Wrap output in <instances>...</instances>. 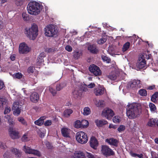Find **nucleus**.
I'll return each instance as SVG.
<instances>
[{
    "label": "nucleus",
    "instance_id": "nucleus-1",
    "mask_svg": "<svg viewBox=\"0 0 158 158\" xmlns=\"http://www.w3.org/2000/svg\"><path fill=\"white\" fill-rule=\"evenodd\" d=\"M141 112V107L137 103H128L126 108L127 116L130 119H135L139 116Z\"/></svg>",
    "mask_w": 158,
    "mask_h": 158
},
{
    "label": "nucleus",
    "instance_id": "nucleus-2",
    "mask_svg": "<svg viewBox=\"0 0 158 158\" xmlns=\"http://www.w3.org/2000/svg\"><path fill=\"white\" fill-rule=\"evenodd\" d=\"M42 8L43 6L40 3L35 1L30 2L27 7L28 12L35 15H38Z\"/></svg>",
    "mask_w": 158,
    "mask_h": 158
},
{
    "label": "nucleus",
    "instance_id": "nucleus-3",
    "mask_svg": "<svg viewBox=\"0 0 158 158\" xmlns=\"http://www.w3.org/2000/svg\"><path fill=\"white\" fill-rule=\"evenodd\" d=\"M25 34L31 40H34L38 35V28L37 25L33 23L31 27L25 29Z\"/></svg>",
    "mask_w": 158,
    "mask_h": 158
},
{
    "label": "nucleus",
    "instance_id": "nucleus-4",
    "mask_svg": "<svg viewBox=\"0 0 158 158\" xmlns=\"http://www.w3.org/2000/svg\"><path fill=\"white\" fill-rule=\"evenodd\" d=\"M45 35L49 37L56 36L58 34V30L55 25L49 24L46 26L44 29Z\"/></svg>",
    "mask_w": 158,
    "mask_h": 158
},
{
    "label": "nucleus",
    "instance_id": "nucleus-5",
    "mask_svg": "<svg viewBox=\"0 0 158 158\" xmlns=\"http://www.w3.org/2000/svg\"><path fill=\"white\" fill-rule=\"evenodd\" d=\"M146 55L144 53L141 54L139 57L135 66L133 65L131 66L132 68L138 70L139 69L143 68L146 67V62L145 60L146 58Z\"/></svg>",
    "mask_w": 158,
    "mask_h": 158
},
{
    "label": "nucleus",
    "instance_id": "nucleus-6",
    "mask_svg": "<svg viewBox=\"0 0 158 158\" xmlns=\"http://www.w3.org/2000/svg\"><path fill=\"white\" fill-rule=\"evenodd\" d=\"M76 138L77 141L81 143H85L88 141L87 135L83 131H79L77 133Z\"/></svg>",
    "mask_w": 158,
    "mask_h": 158
},
{
    "label": "nucleus",
    "instance_id": "nucleus-7",
    "mask_svg": "<svg viewBox=\"0 0 158 158\" xmlns=\"http://www.w3.org/2000/svg\"><path fill=\"white\" fill-rule=\"evenodd\" d=\"M31 50V48L27 44L22 42L19 44V52L20 54H27Z\"/></svg>",
    "mask_w": 158,
    "mask_h": 158
},
{
    "label": "nucleus",
    "instance_id": "nucleus-8",
    "mask_svg": "<svg viewBox=\"0 0 158 158\" xmlns=\"http://www.w3.org/2000/svg\"><path fill=\"white\" fill-rule=\"evenodd\" d=\"M141 85L140 81L139 80H134L129 82L127 84V87L129 89L134 88H140Z\"/></svg>",
    "mask_w": 158,
    "mask_h": 158
},
{
    "label": "nucleus",
    "instance_id": "nucleus-9",
    "mask_svg": "<svg viewBox=\"0 0 158 158\" xmlns=\"http://www.w3.org/2000/svg\"><path fill=\"white\" fill-rule=\"evenodd\" d=\"M102 114L107 119H110L114 115V113L110 109L106 108L103 110Z\"/></svg>",
    "mask_w": 158,
    "mask_h": 158
},
{
    "label": "nucleus",
    "instance_id": "nucleus-10",
    "mask_svg": "<svg viewBox=\"0 0 158 158\" xmlns=\"http://www.w3.org/2000/svg\"><path fill=\"white\" fill-rule=\"evenodd\" d=\"M90 72L93 73L95 76H100L102 72L99 67L94 65H91L89 68Z\"/></svg>",
    "mask_w": 158,
    "mask_h": 158
},
{
    "label": "nucleus",
    "instance_id": "nucleus-11",
    "mask_svg": "<svg viewBox=\"0 0 158 158\" xmlns=\"http://www.w3.org/2000/svg\"><path fill=\"white\" fill-rule=\"evenodd\" d=\"M23 150L26 153L32 154L39 156H41V154L39 151L36 150L32 149L30 147L26 146H24Z\"/></svg>",
    "mask_w": 158,
    "mask_h": 158
},
{
    "label": "nucleus",
    "instance_id": "nucleus-12",
    "mask_svg": "<svg viewBox=\"0 0 158 158\" xmlns=\"http://www.w3.org/2000/svg\"><path fill=\"white\" fill-rule=\"evenodd\" d=\"M102 153L106 156H110L114 154V152L110 148L106 145H103L102 147Z\"/></svg>",
    "mask_w": 158,
    "mask_h": 158
},
{
    "label": "nucleus",
    "instance_id": "nucleus-13",
    "mask_svg": "<svg viewBox=\"0 0 158 158\" xmlns=\"http://www.w3.org/2000/svg\"><path fill=\"white\" fill-rule=\"evenodd\" d=\"M21 105L18 102H15L12 107V110H13V114L15 115L18 116L21 112Z\"/></svg>",
    "mask_w": 158,
    "mask_h": 158
},
{
    "label": "nucleus",
    "instance_id": "nucleus-14",
    "mask_svg": "<svg viewBox=\"0 0 158 158\" xmlns=\"http://www.w3.org/2000/svg\"><path fill=\"white\" fill-rule=\"evenodd\" d=\"M70 158H86L84 153L81 151H76L71 155Z\"/></svg>",
    "mask_w": 158,
    "mask_h": 158
},
{
    "label": "nucleus",
    "instance_id": "nucleus-15",
    "mask_svg": "<svg viewBox=\"0 0 158 158\" xmlns=\"http://www.w3.org/2000/svg\"><path fill=\"white\" fill-rule=\"evenodd\" d=\"M83 92L81 89H76L73 92V95L74 98L80 99L83 96Z\"/></svg>",
    "mask_w": 158,
    "mask_h": 158
},
{
    "label": "nucleus",
    "instance_id": "nucleus-16",
    "mask_svg": "<svg viewBox=\"0 0 158 158\" xmlns=\"http://www.w3.org/2000/svg\"><path fill=\"white\" fill-rule=\"evenodd\" d=\"M105 92V89L101 86H99L98 87L95 88L94 90V93L96 96L101 95Z\"/></svg>",
    "mask_w": 158,
    "mask_h": 158
},
{
    "label": "nucleus",
    "instance_id": "nucleus-17",
    "mask_svg": "<svg viewBox=\"0 0 158 158\" xmlns=\"http://www.w3.org/2000/svg\"><path fill=\"white\" fill-rule=\"evenodd\" d=\"M89 143L91 148L94 149H97L98 143L97 140L94 137H92L91 138Z\"/></svg>",
    "mask_w": 158,
    "mask_h": 158
},
{
    "label": "nucleus",
    "instance_id": "nucleus-18",
    "mask_svg": "<svg viewBox=\"0 0 158 158\" xmlns=\"http://www.w3.org/2000/svg\"><path fill=\"white\" fill-rule=\"evenodd\" d=\"M19 132L11 128H10L9 130V134L10 137L12 139H16L19 138Z\"/></svg>",
    "mask_w": 158,
    "mask_h": 158
},
{
    "label": "nucleus",
    "instance_id": "nucleus-19",
    "mask_svg": "<svg viewBox=\"0 0 158 158\" xmlns=\"http://www.w3.org/2000/svg\"><path fill=\"white\" fill-rule=\"evenodd\" d=\"M71 132V130L66 127H63L61 129V134L65 137H69Z\"/></svg>",
    "mask_w": 158,
    "mask_h": 158
},
{
    "label": "nucleus",
    "instance_id": "nucleus-20",
    "mask_svg": "<svg viewBox=\"0 0 158 158\" xmlns=\"http://www.w3.org/2000/svg\"><path fill=\"white\" fill-rule=\"evenodd\" d=\"M118 75L119 73L118 72L114 71L110 73L107 76L111 80H114L117 78Z\"/></svg>",
    "mask_w": 158,
    "mask_h": 158
},
{
    "label": "nucleus",
    "instance_id": "nucleus-21",
    "mask_svg": "<svg viewBox=\"0 0 158 158\" xmlns=\"http://www.w3.org/2000/svg\"><path fill=\"white\" fill-rule=\"evenodd\" d=\"M106 142L110 145L115 146H117L118 145V141L114 138L107 139H106Z\"/></svg>",
    "mask_w": 158,
    "mask_h": 158
},
{
    "label": "nucleus",
    "instance_id": "nucleus-22",
    "mask_svg": "<svg viewBox=\"0 0 158 158\" xmlns=\"http://www.w3.org/2000/svg\"><path fill=\"white\" fill-rule=\"evenodd\" d=\"M10 151L12 153L14 154L16 158H19L21 156L22 153L21 152L16 148H12L10 150Z\"/></svg>",
    "mask_w": 158,
    "mask_h": 158
},
{
    "label": "nucleus",
    "instance_id": "nucleus-23",
    "mask_svg": "<svg viewBox=\"0 0 158 158\" xmlns=\"http://www.w3.org/2000/svg\"><path fill=\"white\" fill-rule=\"evenodd\" d=\"M73 54V58L76 60L80 58L82 55V52L78 50L74 51Z\"/></svg>",
    "mask_w": 158,
    "mask_h": 158
},
{
    "label": "nucleus",
    "instance_id": "nucleus-24",
    "mask_svg": "<svg viewBox=\"0 0 158 158\" xmlns=\"http://www.w3.org/2000/svg\"><path fill=\"white\" fill-rule=\"evenodd\" d=\"M30 98L32 102H35L38 100L39 96L37 93L36 92H34L32 93L30 95Z\"/></svg>",
    "mask_w": 158,
    "mask_h": 158
},
{
    "label": "nucleus",
    "instance_id": "nucleus-25",
    "mask_svg": "<svg viewBox=\"0 0 158 158\" xmlns=\"http://www.w3.org/2000/svg\"><path fill=\"white\" fill-rule=\"evenodd\" d=\"M97 126L98 127H101L107 123V122L105 120H96L95 121Z\"/></svg>",
    "mask_w": 158,
    "mask_h": 158
},
{
    "label": "nucleus",
    "instance_id": "nucleus-26",
    "mask_svg": "<svg viewBox=\"0 0 158 158\" xmlns=\"http://www.w3.org/2000/svg\"><path fill=\"white\" fill-rule=\"evenodd\" d=\"M94 103L95 105L98 107H102L105 105V102L102 100H95Z\"/></svg>",
    "mask_w": 158,
    "mask_h": 158
},
{
    "label": "nucleus",
    "instance_id": "nucleus-27",
    "mask_svg": "<svg viewBox=\"0 0 158 158\" xmlns=\"http://www.w3.org/2000/svg\"><path fill=\"white\" fill-rule=\"evenodd\" d=\"M5 120L7 121L10 125L12 126L14 124L12 117L9 115H6L4 117Z\"/></svg>",
    "mask_w": 158,
    "mask_h": 158
},
{
    "label": "nucleus",
    "instance_id": "nucleus-28",
    "mask_svg": "<svg viewBox=\"0 0 158 158\" xmlns=\"http://www.w3.org/2000/svg\"><path fill=\"white\" fill-rule=\"evenodd\" d=\"M73 113V110L70 109H66L64 112L63 115L65 117H68Z\"/></svg>",
    "mask_w": 158,
    "mask_h": 158
},
{
    "label": "nucleus",
    "instance_id": "nucleus-29",
    "mask_svg": "<svg viewBox=\"0 0 158 158\" xmlns=\"http://www.w3.org/2000/svg\"><path fill=\"white\" fill-rule=\"evenodd\" d=\"M157 121V118L150 119L149 120L147 125L148 126L152 127L156 124Z\"/></svg>",
    "mask_w": 158,
    "mask_h": 158
},
{
    "label": "nucleus",
    "instance_id": "nucleus-30",
    "mask_svg": "<svg viewBox=\"0 0 158 158\" xmlns=\"http://www.w3.org/2000/svg\"><path fill=\"white\" fill-rule=\"evenodd\" d=\"M88 49L93 53H96L98 50L95 45H90L88 48Z\"/></svg>",
    "mask_w": 158,
    "mask_h": 158
},
{
    "label": "nucleus",
    "instance_id": "nucleus-31",
    "mask_svg": "<svg viewBox=\"0 0 158 158\" xmlns=\"http://www.w3.org/2000/svg\"><path fill=\"white\" fill-rule=\"evenodd\" d=\"M45 119V117H40L37 120H36L35 121V124L40 126L42 125L44 123V120Z\"/></svg>",
    "mask_w": 158,
    "mask_h": 158
},
{
    "label": "nucleus",
    "instance_id": "nucleus-32",
    "mask_svg": "<svg viewBox=\"0 0 158 158\" xmlns=\"http://www.w3.org/2000/svg\"><path fill=\"white\" fill-rule=\"evenodd\" d=\"M21 140L23 141H27L30 140V137L29 134L27 133H25L22 137Z\"/></svg>",
    "mask_w": 158,
    "mask_h": 158
},
{
    "label": "nucleus",
    "instance_id": "nucleus-33",
    "mask_svg": "<svg viewBox=\"0 0 158 158\" xmlns=\"http://www.w3.org/2000/svg\"><path fill=\"white\" fill-rule=\"evenodd\" d=\"M7 99L3 97H0V108H2L3 107L4 105L6 104L7 101Z\"/></svg>",
    "mask_w": 158,
    "mask_h": 158
},
{
    "label": "nucleus",
    "instance_id": "nucleus-34",
    "mask_svg": "<svg viewBox=\"0 0 158 158\" xmlns=\"http://www.w3.org/2000/svg\"><path fill=\"white\" fill-rule=\"evenodd\" d=\"M81 122V128H86L89 125V123L88 121L86 120H83Z\"/></svg>",
    "mask_w": 158,
    "mask_h": 158
},
{
    "label": "nucleus",
    "instance_id": "nucleus-35",
    "mask_svg": "<svg viewBox=\"0 0 158 158\" xmlns=\"http://www.w3.org/2000/svg\"><path fill=\"white\" fill-rule=\"evenodd\" d=\"M90 110L89 108L85 107L83 110V114L85 115H87L90 113Z\"/></svg>",
    "mask_w": 158,
    "mask_h": 158
},
{
    "label": "nucleus",
    "instance_id": "nucleus-36",
    "mask_svg": "<svg viewBox=\"0 0 158 158\" xmlns=\"http://www.w3.org/2000/svg\"><path fill=\"white\" fill-rule=\"evenodd\" d=\"M130 42H127L124 44L123 48V51L124 52L126 51L130 47Z\"/></svg>",
    "mask_w": 158,
    "mask_h": 158
},
{
    "label": "nucleus",
    "instance_id": "nucleus-37",
    "mask_svg": "<svg viewBox=\"0 0 158 158\" xmlns=\"http://www.w3.org/2000/svg\"><path fill=\"white\" fill-rule=\"evenodd\" d=\"M102 58L103 61L106 62L107 63H109L110 61V59L107 57V56L105 54L102 56Z\"/></svg>",
    "mask_w": 158,
    "mask_h": 158
},
{
    "label": "nucleus",
    "instance_id": "nucleus-38",
    "mask_svg": "<svg viewBox=\"0 0 158 158\" xmlns=\"http://www.w3.org/2000/svg\"><path fill=\"white\" fill-rule=\"evenodd\" d=\"M139 94L141 96H145L147 95V91L145 89H140L139 91Z\"/></svg>",
    "mask_w": 158,
    "mask_h": 158
},
{
    "label": "nucleus",
    "instance_id": "nucleus-39",
    "mask_svg": "<svg viewBox=\"0 0 158 158\" xmlns=\"http://www.w3.org/2000/svg\"><path fill=\"white\" fill-rule=\"evenodd\" d=\"M113 122L115 123H118L121 121L120 117L119 116H115L113 117Z\"/></svg>",
    "mask_w": 158,
    "mask_h": 158
},
{
    "label": "nucleus",
    "instance_id": "nucleus-40",
    "mask_svg": "<svg viewBox=\"0 0 158 158\" xmlns=\"http://www.w3.org/2000/svg\"><path fill=\"white\" fill-rule=\"evenodd\" d=\"M45 56V54L44 53H41L38 57V62L39 63L42 62L43 60V58Z\"/></svg>",
    "mask_w": 158,
    "mask_h": 158
},
{
    "label": "nucleus",
    "instance_id": "nucleus-41",
    "mask_svg": "<svg viewBox=\"0 0 158 158\" xmlns=\"http://www.w3.org/2000/svg\"><path fill=\"white\" fill-rule=\"evenodd\" d=\"M149 106L151 112H155L156 110V107L154 104L152 103H150L149 104Z\"/></svg>",
    "mask_w": 158,
    "mask_h": 158
},
{
    "label": "nucleus",
    "instance_id": "nucleus-42",
    "mask_svg": "<svg viewBox=\"0 0 158 158\" xmlns=\"http://www.w3.org/2000/svg\"><path fill=\"white\" fill-rule=\"evenodd\" d=\"M158 97V93L156 92L153 94L152 96L151 100L154 102H155L156 101V99Z\"/></svg>",
    "mask_w": 158,
    "mask_h": 158
},
{
    "label": "nucleus",
    "instance_id": "nucleus-43",
    "mask_svg": "<svg viewBox=\"0 0 158 158\" xmlns=\"http://www.w3.org/2000/svg\"><path fill=\"white\" fill-rule=\"evenodd\" d=\"M22 17L24 20L27 21L29 19L28 15L26 12H23L22 14Z\"/></svg>",
    "mask_w": 158,
    "mask_h": 158
},
{
    "label": "nucleus",
    "instance_id": "nucleus-44",
    "mask_svg": "<svg viewBox=\"0 0 158 158\" xmlns=\"http://www.w3.org/2000/svg\"><path fill=\"white\" fill-rule=\"evenodd\" d=\"M11 155V153L10 150H8L4 153L3 155V157L4 158H9Z\"/></svg>",
    "mask_w": 158,
    "mask_h": 158
},
{
    "label": "nucleus",
    "instance_id": "nucleus-45",
    "mask_svg": "<svg viewBox=\"0 0 158 158\" xmlns=\"http://www.w3.org/2000/svg\"><path fill=\"white\" fill-rule=\"evenodd\" d=\"M81 122L80 120H77L75 122V127L77 128H81Z\"/></svg>",
    "mask_w": 158,
    "mask_h": 158
},
{
    "label": "nucleus",
    "instance_id": "nucleus-46",
    "mask_svg": "<svg viewBox=\"0 0 158 158\" xmlns=\"http://www.w3.org/2000/svg\"><path fill=\"white\" fill-rule=\"evenodd\" d=\"M65 86L64 83H61L56 85V89L57 91H60Z\"/></svg>",
    "mask_w": 158,
    "mask_h": 158
},
{
    "label": "nucleus",
    "instance_id": "nucleus-47",
    "mask_svg": "<svg viewBox=\"0 0 158 158\" xmlns=\"http://www.w3.org/2000/svg\"><path fill=\"white\" fill-rule=\"evenodd\" d=\"M126 128L125 126L123 125H120L118 128L117 130L119 132L123 131Z\"/></svg>",
    "mask_w": 158,
    "mask_h": 158
},
{
    "label": "nucleus",
    "instance_id": "nucleus-48",
    "mask_svg": "<svg viewBox=\"0 0 158 158\" xmlns=\"http://www.w3.org/2000/svg\"><path fill=\"white\" fill-rule=\"evenodd\" d=\"M131 155L133 157H138L139 158H142L143 157V155L142 154H137L135 153H131Z\"/></svg>",
    "mask_w": 158,
    "mask_h": 158
},
{
    "label": "nucleus",
    "instance_id": "nucleus-49",
    "mask_svg": "<svg viewBox=\"0 0 158 158\" xmlns=\"http://www.w3.org/2000/svg\"><path fill=\"white\" fill-rule=\"evenodd\" d=\"M18 120L21 123L23 124L24 125H27V123L25 121V120L22 117H19L18 118Z\"/></svg>",
    "mask_w": 158,
    "mask_h": 158
},
{
    "label": "nucleus",
    "instance_id": "nucleus-50",
    "mask_svg": "<svg viewBox=\"0 0 158 158\" xmlns=\"http://www.w3.org/2000/svg\"><path fill=\"white\" fill-rule=\"evenodd\" d=\"M106 41V39L105 38H101L98 40L97 43L99 44H104Z\"/></svg>",
    "mask_w": 158,
    "mask_h": 158
},
{
    "label": "nucleus",
    "instance_id": "nucleus-51",
    "mask_svg": "<svg viewBox=\"0 0 158 158\" xmlns=\"http://www.w3.org/2000/svg\"><path fill=\"white\" fill-rule=\"evenodd\" d=\"M23 75L22 74L19 73H16L15 74H14L13 75V76L15 78H17V79H20L22 77Z\"/></svg>",
    "mask_w": 158,
    "mask_h": 158
},
{
    "label": "nucleus",
    "instance_id": "nucleus-52",
    "mask_svg": "<svg viewBox=\"0 0 158 158\" xmlns=\"http://www.w3.org/2000/svg\"><path fill=\"white\" fill-rule=\"evenodd\" d=\"M152 66L153 67V69L154 71H158V61L156 63L153 64Z\"/></svg>",
    "mask_w": 158,
    "mask_h": 158
},
{
    "label": "nucleus",
    "instance_id": "nucleus-53",
    "mask_svg": "<svg viewBox=\"0 0 158 158\" xmlns=\"http://www.w3.org/2000/svg\"><path fill=\"white\" fill-rule=\"evenodd\" d=\"M45 143L48 149H52L53 148V146L48 142L46 141Z\"/></svg>",
    "mask_w": 158,
    "mask_h": 158
},
{
    "label": "nucleus",
    "instance_id": "nucleus-54",
    "mask_svg": "<svg viewBox=\"0 0 158 158\" xmlns=\"http://www.w3.org/2000/svg\"><path fill=\"white\" fill-rule=\"evenodd\" d=\"M24 1V0H15V3L18 6L21 5Z\"/></svg>",
    "mask_w": 158,
    "mask_h": 158
},
{
    "label": "nucleus",
    "instance_id": "nucleus-55",
    "mask_svg": "<svg viewBox=\"0 0 158 158\" xmlns=\"http://www.w3.org/2000/svg\"><path fill=\"white\" fill-rule=\"evenodd\" d=\"M65 49L68 52H70L72 51L73 48L70 46L67 45L65 47Z\"/></svg>",
    "mask_w": 158,
    "mask_h": 158
},
{
    "label": "nucleus",
    "instance_id": "nucleus-56",
    "mask_svg": "<svg viewBox=\"0 0 158 158\" xmlns=\"http://www.w3.org/2000/svg\"><path fill=\"white\" fill-rule=\"evenodd\" d=\"M49 90L53 95H54L56 93V91L52 87H50Z\"/></svg>",
    "mask_w": 158,
    "mask_h": 158
},
{
    "label": "nucleus",
    "instance_id": "nucleus-57",
    "mask_svg": "<svg viewBox=\"0 0 158 158\" xmlns=\"http://www.w3.org/2000/svg\"><path fill=\"white\" fill-rule=\"evenodd\" d=\"M11 111V109L9 107L7 106L5 108L4 111V114H5L9 113Z\"/></svg>",
    "mask_w": 158,
    "mask_h": 158
},
{
    "label": "nucleus",
    "instance_id": "nucleus-58",
    "mask_svg": "<svg viewBox=\"0 0 158 158\" xmlns=\"http://www.w3.org/2000/svg\"><path fill=\"white\" fill-rule=\"evenodd\" d=\"M34 69V68L33 66H30L28 69V72L29 73H32L33 72Z\"/></svg>",
    "mask_w": 158,
    "mask_h": 158
},
{
    "label": "nucleus",
    "instance_id": "nucleus-59",
    "mask_svg": "<svg viewBox=\"0 0 158 158\" xmlns=\"http://www.w3.org/2000/svg\"><path fill=\"white\" fill-rule=\"evenodd\" d=\"M52 122L50 120H47L44 123V124L46 126H49L51 125Z\"/></svg>",
    "mask_w": 158,
    "mask_h": 158
},
{
    "label": "nucleus",
    "instance_id": "nucleus-60",
    "mask_svg": "<svg viewBox=\"0 0 158 158\" xmlns=\"http://www.w3.org/2000/svg\"><path fill=\"white\" fill-rule=\"evenodd\" d=\"M87 87L90 88H92L95 86V84L94 83H91L87 85Z\"/></svg>",
    "mask_w": 158,
    "mask_h": 158
},
{
    "label": "nucleus",
    "instance_id": "nucleus-61",
    "mask_svg": "<svg viewBox=\"0 0 158 158\" xmlns=\"http://www.w3.org/2000/svg\"><path fill=\"white\" fill-rule=\"evenodd\" d=\"M0 147L1 148L3 149H5L6 148V146L5 144L2 143H0Z\"/></svg>",
    "mask_w": 158,
    "mask_h": 158
},
{
    "label": "nucleus",
    "instance_id": "nucleus-62",
    "mask_svg": "<svg viewBox=\"0 0 158 158\" xmlns=\"http://www.w3.org/2000/svg\"><path fill=\"white\" fill-rule=\"evenodd\" d=\"M10 59L14 61L15 60L16 58V55L15 54H12L10 56Z\"/></svg>",
    "mask_w": 158,
    "mask_h": 158
},
{
    "label": "nucleus",
    "instance_id": "nucleus-63",
    "mask_svg": "<svg viewBox=\"0 0 158 158\" xmlns=\"http://www.w3.org/2000/svg\"><path fill=\"white\" fill-rule=\"evenodd\" d=\"M114 50V48L111 47H109L108 48V51L109 54L112 55V53H110V52H113Z\"/></svg>",
    "mask_w": 158,
    "mask_h": 158
},
{
    "label": "nucleus",
    "instance_id": "nucleus-64",
    "mask_svg": "<svg viewBox=\"0 0 158 158\" xmlns=\"http://www.w3.org/2000/svg\"><path fill=\"white\" fill-rule=\"evenodd\" d=\"M109 128H113L115 129L116 128V126L115 125H114L113 124H110L109 126Z\"/></svg>",
    "mask_w": 158,
    "mask_h": 158
}]
</instances>
